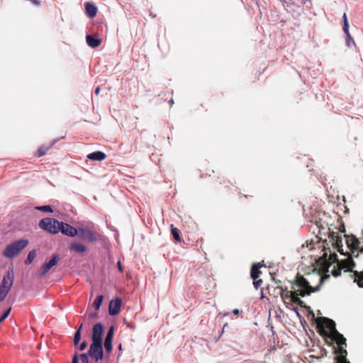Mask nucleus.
<instances>
[{
  "label": "nucleus",
  "mask_w": 363,
  "mask_h": 363,
  "mask_svg": "<svg viewBox=\"0 0 363 363\" xmlns=\"http://www.w3.org/2000/svg\"><path fill=\"white\" fill-rule=\"evenodd\" d=\"M88 355L89 354L86 353H82L79 355L82 363H89Z\"/></svg>",
  "instance_id": "obj_35"
},
{
  "label": "nucleus",
  "mask_w": 363,
  "mask_h": 363,
  "mask_svg": "<svg viewBox=\"0 0 363 363\" xmlns=\"http://www.w3.org/2000/svg\"><path fill=\"white\" fill-rule=\"evenodd\" d=\"M77 231L79 238L84 241L92 242L97 240L94 233L87 228H79Z\"/></svg>",
  "instance_id": "obj_8"
},
{
  "label": "nucleus",
  "mask_w": 363,
  "mask_h": 363,
  "mask_svg": "<svg viewBox=\"0 0 363 363\" xmlns=\"http://www.w3.org/2000/svg\"><path fill=\"white\" fill-rule=\"evenodd\" d=\"M35 208L39 211H45V212H52V209L50 206H36Z\"/></svg>",
  "instance_id": "obj_33"
},
{
  "label": "nucleus",
  "mask_w": 363,
  "mask_h": 363,
  "mask_svg": "<svg viewBox=\"0 0 363 363\" xmlns=\"http://www.w3.org/2000/svg\"><path fill=\"white\" fill-rule=\"evenodd\" d=\"M233 313L235 314V315H238L239 313V310L238 309H234L233 311Z\"/></svg>",
  "instance_id": "obj_44"
},
{
  "label": "nucleus",
  "mask_w": 363,
  "mask_h": 363,
  "mask_svg": "<svg viewBox=\"0 0 363 363\" xmlns=\"http://www.w3.org/2000/svg\"><path fill=\"white\" fill-rule=\"evenodd\" d=\"M33 1H34V2H35V4H40V1H39L33 0Z\"/></svg>",
  "instance_id": "obj_48"
},
{
  "label": "nucleus",
  "mask_w": 363,
  "mask_h": 363,
  "mask_svg": "<svg viewBox=\"0 0 363 363\" xmlns=\"http://www.w3.org/2000/svg\"><path fill=\"white\" fill-rule=\"evenodd\" d=\"M335 249H337V250L342 255H345L344 252H343V247L340 248V247H336Z\"/></svg>",
  "instance_id": "obj_43"
},
{
  "label": "nucleus",
  "mask_w": 363,
  "mask_h": 363,
  "mask_svg": "<svg viewBox=\"0 0 363 363\" xmlns=\"http://www.w3.org/2000/svg\"><path fill=\"white\" fill-rule=\"evenodd\" d=\"M228 323H225V324L223 325V332L224 331L225 328L226 327H228Z\"/></svg>",
  "instance_id": "obj_47"
},
{
  "label": "nucleus",
  "mask_w": 363,
  "mask_h": 363,
  "mask_svg": "<svg viewBox=\"0 0 363 363\" xmlns=\"http://www.w3.org/2000/svg\"><path fill=\"white\" fill-rule=\"evenodd\" d=\"M35 257H36V252H35V250L30 251L28 253L26 259L25 260V264H31L33 262V259L35 258Z\"/></svg>",
  "instance_id": "obj_26"
},
{
  "label": "nucleus",
  "mask_w": 363,
  "mask_h": 363,
  "mask_svg": "<svg viewBox=\"0 0 363 363\" xmlns=\"http://www.w3.org/2000/svg\"><path fill=\"white\" fill-rule=\"evenodd\" d=\"M262 279H259V280H253V285L255 287V289H258L261 286V285L262 284Z\"/></svg>",
  "instance_id": "obj_36"
},
{
  "label": "nucleus",
  "mask_w": 363,
  "mask_h": 363,
  "mask_svg": "<svg viewBox=\"0 0 363 363\" xmlns=\"http://www.w3.org/2000/svg\"><path fill=\"white\" fill-rule=\"evenodd\" d=\"M86 347H87V342L86 341L82 342L81 343V345H79V350L81 351L84 350Z\"/></svg>",
  "instance_id": "obj_38"
},
{
  "label": "nucleus",
  "mask_w": 363,
  "mask_h": 363,
  "mask_svg": "<svg viewBox=\"0 0 363 363\" xmlns=\"http://www.w3.org/2000/svg\"><path fill=\"white\" fill-rule=\"evenodd\" d=\"M72 363H79V358L77 352L72 357Z\"/></svg>",
  "instance_id": "obj_39"
},
{
  "label": "nucleus",
  "mask_w": 363,
  "mask_h": 363,
  "mask_svg": "<svg viewBox=\"0 0 363 363\" xmlns=\"http://www.w3.org/2000/svg\"><path fill=\"white\" fill-rule=\"evenodd\" d=\"M60 232L62 234L66 235L69 237H74L77 235V229L70 225L69 224L60 222Z\"/></svg>",
  "instance_id": "obj_13"
},
{
  "label": "nucleus",
  "mask_w": 363,
  "mask_h": 363,
  "mask_svg": "<svg viewBox=\"0 0 363 363\" xmlns=\"http://www.w3.org/2000/svg\"><path fill=\"white\" fill-rule=\"evenodd\" d=\"M339 265L342 269H345L347 272H353L354 277V281L357 284L359 287L363 288V271H353L356 264L350 254L348 253L347 259L340 262Z\"/></svg>",
  "instance_id": "obj_3"
},
{
  "label": "nucleus",
  "mask_w": 363,
  "mask_h": 363,
  "mask_svg": "<svg viewBox=\"0 0 363 363\" xmlns=\"http://www.w3.org/2000/svg\"><path fill=\"white\" fill-rule=\"evenodd\" d=\"M103 300H104L103 295H100L96 297V300L94 301V302L93 303L94 308L96 310H98L100 308V306H101V304L103 303Z\"/></svg>",
  "instance_id": "obj_28"
},
{
  "label": "nucleus",
  "mask_w": 363,
  "mask_h": 363,
  "mask_svg": "<svg viewBox=\"0 0 363 363\" xmlns=\"http://www.w3.org/2000/svg\"><path fill=\"white\" fill-rule=\"evenodd\" d=\"M343 18V31L347 32V29H349V23L347 21V17L346 13H344L342 16Z\"/></svg>",
  "instance_id": "obj_30"
},
{
  "label": "nucleus",
  "mask_w": 363,
  "mask_h": 363,
  "mask_svg": "<svg viewBox=\"0 0 363 363\" xmlns=\"http://www.w3.org/2000/svg\"><path fill=\"white\" fill-rule=\"evenodd\" d=\"M122 300L120 298H116L109 303L108 313L111 315H116L121 311Z\"/></svg>",
  "instance_id": "obj_11"
},
{
  "label": "nucleus",
  "mask_w": 363,
  "mask_h": 363,
  "mask_svg": "<svg viewBox=\"0 0 363 363\" xmlns=\"http://www.w3.org/2000/svg\"><path fill=\"white\" fill-rule=\"evenodd\" d=\"M13 284V274L12 272H7L4 276L0 284V302L6 298Z\"/></svg>",
  "instance_id": "obj_5"
},
{
  "label": "nucleus",
  "mask_w": 363,
  "mask_h": 363,
  "mask_svg": "<svg viewBox=\"0 0 363 363\" xmlns=\"http://www.w3.org/2000/svg\"><path fill=\"white\" fill-rule=\"evenodd\" d=\"M345 33L347 35V38H346L347 45L350 48L352 47V45H355V42H354V39L352 38V36L349 32V29H347V32H345Z\"/></svg>",
  "instance_id": "obj_27"
},
{
  "label": "nucleus",
  "mask_w": 363,
  "mask_h": 363,
  "mask_svg": "<svg viewBox=\"0 0 363 363\" xmlns=\"http://www.w3.org/2000/svg\"><path fill=\"white\" fill-rule=\"evenodd\" d=\"M86 13L89 18H94L97 13V7L92 2H86L85 4Z\"/></svg>",
  "instance_id": "obj_17"
},
{
  "label": "nucleus",
  "mask_w": 363,
  "mask_h": 363,
  "mask_svg": "<svg viewBox=\"0 0 363 363\" xmlns=\"http://www.w3.org/2000/svg\"><path fill=\"white\" fill-rule=\"evenodd\" d=\"M315 323L318 333L322 337L330 339L335 343H345L346 338L337 330L333 320L319 317L316 318Z\"/></svg>",
  "instance_id": "obj_2"
},
{
  "label": "nucleus",
  "mask_w": 363,
  "mask_h": 363,
  "mask_svg": "<svg viewBox=\"0 0 363 363\" xmlns=\"http://www.w3.org/2000/svg\"><path fill=\"white\" fill-rule=\"evenodd\" d=\"M359 252H363V248H361L359 250Z\"/></svg>",
  "instance_id": "obj_49"
},
{
  "label": "nucleus",
  "mask_w": 363,
  "mask_h": 363,
  "mask_svg": "<svg viewBox=\"0 0 363 363\" xmlns=\"http://www.w3.org/2000/svg\"><path fill=\"white\" fill-rule=\"evenodd\" d=\"M290 283L293 293L289 303H296L301 306H303V301L298 296L304 297L320 290V284L316 286H310L309 280L306 279L303 275L298 273L294 280L290 281Z\"/></svg>",
  "instance_id": "obj_1"
},
{
  "label": "nucleus",
  "mask_w": 363,
  "mask_h": 363,
  "mask_svg": "<svg viewBox=\"0 0 363 363\" xmlns=\"http://www.w3.org/2000/svg\"><path fill=\"white\" fill-rule=\"evenodd\" d=\"M104 325L101 323H96L93 326L91 342H102Z\"/></svg>",
  "instance_id": "obj_10"
},
{
  "label": "nucleus",
  "mask_w": 363,
  "mask_h": 363,
  "mask_svg": "<svg viewBox=\"0 0 363 363\" xmlns=\"http://www.w3.org/2000/svg\"><path fill=\"white\" fill-rule=\"evenodd\" d=\"M99 91H100L99 87L96 88L95 90L96 94H98L99 93Z\"/></svg>",
  "instance_id": "obj_45"
},
{
  "label": "nucleus",
  "mask_w": 363,
  "mask_h": 363,
  "mask_svg": "<svg viewBox=\"0 0 363 363\" xmlns=\"http://www.w3.org/2000/svg\"><path fill=\"white\" fill-rule=\"evenodd\" d=\"M114 328L113 326H111L108 329V331L106 334L104 340V348L105 350L109 353L112 351V340L113 337Z\"/></svg>",
  "instance_id": "obj_15"
},
{
  "label": "nucleus",
  "mask_w": 363,
  "mask_h": 363,
  "mask_svg": "<svg viewBox=\"0 0 363 363\" xmlns=\"http://www.w3.org/2000/svg\"><path fill=\"white\" fill-rule=\"evenodd\" d=\"M86 41L88 45L92 48L99 47L101 43V40L99 38H94L91 35H87L86 37Z\"/></svg>",
  "instance_id": "obj_19"
},
{
  "label": "nucleus",
  "mask_w": 363,
  "mask_h": 363,
  "mask_svg": "<svg viewBox=\"0 0 363 363\" xmlns=\"http://www.w3.org/2000/svg\"><path fill=\"white\" fill-rule=\"evenodd\" d=\"M307 277H308V278H305V279L309 280L310 284L313 282V279H316L318 281V285L320 284V286H321V284H323V283L326 279H328L330 278V275L329 274H325V275L323 276V275L320 274V272H315V271H313V273H308L307 274Z\"/></svg>",
  "instance_id": "obj_12"
},
{
  "label": "nucleus",
  "mask_w": 363,
  "mask_h": 363,
  "mask_svg": "<svg viewBox=\"0 0 363 363\" xmlns=\"http://www.w3.org/2000/svg\"><path fill=\"white\" fill-rule=\"evenodd\" d=\"M336 363H351V362H350L349 361H347V358H346V359H344L340 360V361L337 362Z\"/></svg>",
  "instance_id": "obj_42"
},
{
  "label": "nucleus",
  "mask_w": 363,
  "mask_h": 363,
  "mask_svg": "<svg viewBox=\"0 0 363 363\" xmlns=\"http://www.w3.org/2000/svg\"><path fill=\"white\" fill-rule=\"evenodd\" d=\"M171 233L175 240H177V242L181 241V238L179 236V230L177 228L174 227L173 225H171Z\"/></svg>",
  "instance_id": "obj_25"
},
{
  "label": "nucleus",
  "mask_w": 363,
  "mask_h": 363,
  "mask_svg": "<svg viewBox=\"0 0 363 363\" xmlns=\"http://www.w3.org/2000/svg\"><path fill=\"white\" fill-rule=\"evenodd\" d=\"M39 227L51 234H57L60 230V221L51 218H45L40 220Z\"/></svg>",
  "instance_id": "obj_6"
},
{
  "label": "nucleus",
  "mask_w": 363,
  "mask_h": 363,
  "mask_svg": "<svg viewBox=\"0 0 363 363\" xmlns=\"http://www.w3.org/2000/svg\"><path fill=\"white\" fill-rule=\"evenodd\" d=\"M333 245L335 248L336 247H343L342 242V238L341 236H339L337 239H335L333 240Z\"/></svg>",
  "instance_id": "obj_29"
},
{
  "label": "nucleus",
  "mask_w": 363,
  "mask_h": 363,
  "mask_svg": "<svg viewBox=\"0 0 363 363\" xmlns=\"http://www.w3.org/2000/svg\"><path fill=\"white\" fill-rule=\"evenodd\" d=\"M69 249L79 254H82L86 251V247L84 245L76 242H71Z\"/></svg>",
  "instance_id": "obj_18"
},
{
  "label": "nucleus",
  "mask_w": 363,
  "mask_h": 363,
  "mask_svg": "<svg viewBox=\"0 0 363 363\" xmlns=\"http://www.w3.org/2000/svg\"><path fill=\"white\" fill-rule=\"evenodd\" d=\"M53 144H51L50 145H42L40 146L38 150L35 153V156L36 157H40L45 155L48 151L51 148Z\"/></svg>",
  "instance_id": "obj_23"
},
{
  "label": "nucleus",
  "mask_w": 363,
  "mask_h": 363,
  "mask_svg": "<svg viewBox=\"0 0 363 363\" xmlns=\"http://www.w3.org/2000/svg\"><path fill=\"white\" fill-rule=\"evenodd\" d=\"M82 327H83V324L82 323L74 333V340H73L74 346H77L81 340V330H82Z\"/></svg>",
  "instance_id": "obj_24"
},
{
  "label": "nucleus",
  "mask_w": 363,
  "mask_h": 363,
  "mask_svg": "<svg viewBox=\"0 0 363 363\" xmlns=\"http://www.w3.org/2000/svg\"><path fill=\"white\" fill-rule=\"evenodd\" d=\"M88 354L95 362L102 359L104 357L102 342H91Z\"/></svg>",
  "instance_id": "obj_7"
},
{
  "label": "nucleus",
  "mask_w": 363,
  "mask_h": 363,
  "mask_svg": "<svg viewBox=\"0 0 363 363\" xmlns=\"http://www.w3.org/2000/svg\"><path fill=\"white\" fill-rule=\"evenodd\" d=\"M96 316V315L95 313L90 314L91 318H95Z\"/></svg>",
  "instance_id": "obj_46"
},
{
  "label": "nucleus",
  "mask_w": 363,
  "mask_h": 363,
  "mask_svg": "<svg viewBox=\"0 0 363 363\" xmlns=\"http://www.w3.org/2000/svg\"><path fill=\"white\" fill-rule=\"evenodd\" d=\"M281 291H282V286H277L274 289V290L272 293V295H273L274 297H278L279 296H281Z\"/></svg>",
  "instance_id": "obj_31"
},
{
  "label": "nucleus",
  "mask_w": 363,
  "mask_h": 363,
  "mask_svg": "<svg viewBox=\"0 0 363 363\" xmlns=\"http://www.w3.org/2000/svg\"><path fill=\"white\" fill-rule=\"evenodd\" d=\"M339 236L340 235L335 232H331L330 235V238L332 240V241L334 240L335 239H337Z\"/></svg>",
  "instance_id": "obj_37"
},
{
  "label": "nucleus",
  "mask_w": 363,
  "mask_h": 363,
  "mask_svg": "<svg viewBox=\"0 0 363 363\" xmlns=\"http://www.w3.org/2000/svg\"><path fill=\"white\" fill-rule=\"evenodd\" d=\"M117 266H118V270H119L121 272H123V267H122V264H121V261H118V262H117Z\"/></svg>",
  "instance_id": "obj_40"
},
{
  "label": "nucleus",
  "mask_w": 363,
  "mask_h": 363,
  "mask_svg": "<svg viewBox=\"0 0 363 363\" xmlns=\"http://www.w3.org/2000/svg\"><path fill=\"white\" fill-rule=\"evenodd\" d=\"M337 345V350L336 351L339 355L335 357V359L338 362L340 360L344 359L347 358V352L345 348L347 346V343H336Z\"/></svg>",
  "instance_id": "obj_16"
},
{
  "label": "nucleus",
  "mask_w": 363,
  "mask_h": 363,
  "mask_svg": "<svg viewBox=\"0 0 363 363\" xmlns=\"http://www.w3.org/2000/svg\"><path fill=\"white\" fill-rule=\"evenodd\" d=\"M346 244L347 247L350 250L352 254L359 248V242L358 239L354 235H345Z\"/></svg>",
  "instance_id": "obj_14"
},
{
  "label": "nucleus",
  "mask_w": 363,
  "mask_h": 363,
  "mask_svg": "<svg viewBox=\"0 0 363 363\" xmlns=\"http://www.w3.org/2000/svg\"><path fill=\"white\" fill-rule=\"evenodd\" d=\"M260 267L261 265L259 263L254 264L252 265L251 268L250 276L253 280L257 279L259 277V274H261V271L259 270Z\"/></svg>",
  "instance_id": "obj_21"
},
{
  "label": "nucleus",
  "mask_w": 363,
  "mask_h": 363,
  "mask_svg": "<svg viewBox=\"0 0 363 363\" xmlns=\"http://www.w3.org/2000/svg\"><path fill=\"white\" fill-rule=\"evenodd\" d=\"M292 293H293V289L291 291H289L287 287H285V288L282 287V291L281 293L280 296L281 297V299L283 300V301L285 303H289Z\"/></svg>",
  "instance_id": "obj_22"
},
{
  "label": "nucleus",
  "mask_w": 363,
  "mask_h": 363,
  "mask_svg": "<svg viewBox=\"0 0 363 363\" xmlns=\"http://www.w3.org/2000/svg\"><path fill=\"white\" fill-rule=\"evenodd\" d=\"M28 240L26 239L18 240L8 245L5 248L3 255L7 258H13L23 250L28 245Z\"/></svg>",
  "instance_id": "obj_4"
},
{
  "label": "nucleus",
  "mask_w": 363,
  "mask_h": 363,
  "mask_svg": "<svg viewBox=\"0 0 363 363\" xmlns=\"http://www.w3.org/2000/svg\"><path fill=\"white\" fill-rule=\"evenodd\" d=\"M11 311V307H9L0 318V323H2L10 314Z\"/></svg>",
  "instance_id": "obj_34"
},
{
  "label": "nucleus",
  "mask_w": 363,
  "mask_h": 363,
  "mask_svg": "<svg viewBox=\"0 0 363 363\" xmlns=\"http://www.w3.org/2000/svg\"><path fill=\"white\" fill-rule=\"evenodd\" d=\"M106 154L101 151L94 152L87 155V158L93 161H101L106 159Z\"/></svg>",
  "instance_id": "obj_20"
},
{
  "label": "nucleus",
  "mask_w": 363,
  "mask_h": 363,
  "mask_svg": "<svg viewBox=\"0 0 363 363\" xmlns=\"http://www.w3.org/2000/svg\"><path fill=\"white\" fill-rule=\"evenodd\" d=\"M60 259V257L58 255H55L54 256H52L51 259L48 262L44 264L41 267L40 277H43L45 276L52 267L57 264Z\"/></svg>",
  "instance_id": "obj_9"
},
{
  "label": "nucleus",
  "mask_w": 363,
  "mask_h": 363,
  "mask_svg": "<svg viewBox=\"0 0 363 363\" xmlns=\"http://www.w3.org/2000/svg\"><path fill=\"white\" fill-rule=\"evenodd\" d=\"M341 271H342V269L340 267V265L338 264L337 267H335L333 268V269L332 270V274L333 277H337L341 274Z\"/></svg>",
  "instance_id": "obj_32"
},
{
  "label": "nucleus",
  "mask_w": 363,
  "mask_h": 363,
  "mask_svg": "<svg viewBox=\"0 0 363 363\" xmlns=\"http://www.w3.org/2000/svg\"><path fill=\"white\" fill-rule=\"evenodd\" d=\"M273 281H274L275 284L277 286H280L281 281L279 279H276L274 277H272Z\"/></svg>",
  "instance_id": "obj_41"
}]
</instances>
